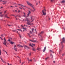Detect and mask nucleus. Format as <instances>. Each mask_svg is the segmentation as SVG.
Returning a JSON list of instances; mask_svg holds the SVG:
<instances>
[{
    "mask_svg": "<svg viewBox=\"0 0 65 65\" xmlns=\"http://www.w3.org/2000/svg\"><path fill=\"white\" fill-rule=\"evenodd\" d=\"M18 5H21V6L23 7V8H24V7H25V6L23 5H21L20 4H18Z\"/></svg>",
    "mask_w": 65,
    "mask_h": 65,
    "instance_id": "2eb2a0df",
    "label": "nucleus"
},
{
    "mask_svg": "<svg viewBox=\"0 0 65 65\" xmlns=\"http://www.w3.org/2000/svg\"><path fill=\"white\" fill-rule=\"evenodd\" d=\"M30 13H31V11H30L29 10L28 13L27 14V15L26 16V17H29V15H30Z\"/></svg>",
    "mask_w": 65,
    "mask_h": 65,
    "instance_id": "20e7f679",
    "label": "nucleus"
},
{
    "mask_svg": "<svg viewBox=\"0 0 65 65\" xmlns=\"http://www.w3.org/2000/svg\"><path fill=\"white\" fill-rule=\"evenodd\" d=\"M21 26L22 27H23V29H24V30H26V28L24 27V26L22 25H21Z\"/></svg>",
    "mask_w": 65,
    "mask_h": 65,
    "instance_id": "dca6fc26",
    "label": "nucleus"
},
{
    "mask_svg": "<svg viewBox=\"0 0 65 65\" xmlns=\"http://www.w3.org/2000/svg\"><path fill=\"white\" fill-rule=\"evenodd\" d=\"M37 50H38V51H40L41 49L40 48L38 47L37 48Z\"/></svg>",
    "mask_w": 65,
    "mask_h": 65,
    "instance_id": "412c9836",
    "label": "nucleus"
},
{
    "mask_svg": "<svg viewBox=\"0 0 65 65\" xmlns=\"http://www.w3.org/2000/svg\"><path fill=\"white\" fill-rule=\"evenodd\" d=\"M30 41H31V42H37V41H36V40H29Z\"/></svg>",
    "mask_w": 65,
    "mask_h": 65,
    "instance_id": "6e6552de",
    "label": "nucleus"
},
{
    "mask_svg": "<svg viewBox=\"0 0 65 65\" xmlns=\"http://www.w3.org/2000/svg\"><path fill=\"white\" fill-rule=\"evenodd\" d=\"M3 8V7H1V8Z\"/></svg>",
    "mask_w": 65,
    "mask_h": 65,
    "instance_id": "680f3d73",
    "label": "nucleus"
},
{
    "mask_svg": "<svg viewBox=\"0 0 65 65\" xmlns=\"http://www.w3.org/2000/svg\"><path fill=\"white\" fill-rule=\"evenodd\" d=\"M48 58V57H47L46 58H45V60H47Z\"/></svg>",
    "mask_w": 65,
    "mask_h": 65,
    "instance_id": "c756f323",
    "label": "nucleus"
},
{
    "mask_svg": "<svg viewBox=\"0 0 65 65\" xmlns=\"http://www.w3.org/2000/svg\"><path fill=\"white\" fill-rule=\"evenodd\" d=\"M6 53L7 54V55H8L7 54V52H6Z\"/></svg>",
    "mask_w": 65,
    "mask_h": 65,
    "instance_id": "338daca9",
    "label": "nucleus"
},
{
    "mask_svg": "<svg viewBox=\"0 0 65 65\" xmlns=\"http://www.w3.org/2000/svg\"><path fill=\"white\" fill-rule=\"evenodd\" d=\"M32 51H36V50H35V49L34 48H32Z\"/></svg>",
    "mask_w": 65,
    "mask_h": 65,
    "instance_id": "b1692460",
    "label": "nucleus"
},
{
    "mask_svg": "<svg viewBox=\"0 0 65 65\" xmlns=\"http://www.w3.org/2000/svg\"><path fill=\"white\" fill-rule=\"evenodd\" d=\"M53 62H54V63H55V61H53Z\"/></svg>",
    "mask_w": 65,
    "mask_h": 65,
    "instance_id": "052dcab7",
    "label": "nucleus"
},
{
    "mask_svg": "<svg viewBox=\"0 0 65 65\" xmlns=\"http://www.w3.org/2000/svg\"><path fill=\"white\" fill-rule=\"evenodd\" d=\"M20 12H21V11L20 10H18V12L19 13Z\"/></svg>",
    "mask_w": 65,
    "mask_h": 65,
    "instance_id": "7c9ffc66",
    "label": "nucleus"
},
{
    "mask_svg": "<svg viewBox=\"0 0 65 65\" xmlns=\"http://www.w3.org/2000/svg\"><path fill=\"white\" fill-rule=\"evenodd\" d=\"M8 25V26H11V25Z\"/></svg>",
    "mask_w": 65,
    "mask_h": 65,
    "instance_id": "49530a36",
    "label": "nucleus"
},
{
    "mask_svg": "<svg viewBox=\"0 0 65 65\" xmlns=\"http://www.w3.org/2000/svg\"><path fill=\"white\" fill-rule=\"evenodd\" d=\"M0 38L2 39V40H3V39H2V38L1 37H0Z\"/></svg>",
    "mask_w": 65,
    "mask_h": 65,
    "instance_id": "09e8293b",
    "label": "nucleus"
},
{
    "mask_svg": "<svg viewBox=\"0 0 65 65\" xmlns=\"http://www.w3.org/2000/svg\"><path fill=\"white\" fill-rule=\"evenodd\" d=\"M15 11H16V12H17V10H15Z\"/></svg>",
    "mask_w": 65,
    "mask_h": 65,
    "instance_id": "774afa93",
    "label": "nucleus"
},
{
    "mask_svg": "<svg viewBox=\"0 0 65 65\" xmlns=\"http://www.w3.org/2000/svg\"><path fill=\"white\" fill-rule=\"evenodd\" d=\"M33 30H34V28H32V32H33Z\"/></svg>",
    "mask_w": 65,
    "mask_h": 65,
    "instance_id": "f704fd0d",
    "label": "nucleus"
},
{
    "mask_svg": "<svg viewBox=\"0 0 65 65\" xmlns=\"http://www.w3.org/2000/svg\"><path fill=\"white\" fill-rule=\"evenodd\" d=\"M11 7H13V6H10Z\"/></svg>",
    "mask_w": 65,
    "mask_h": 65,
    "instance_id": "bf43d9fd",
    "label": "nucleus"
},
{
    "mask_svg": "<svg viewBox=\"0 0 65 65\" xmlns=\"http://www.w3.org/2000/svg\"><path fill=\"white\" fill-rule=\"evenodd\" d=\"M10 43H11V44H13V43H14V42H13L12 41H10Z\"/></svg>",
    "mask_w": 65,
    "mask_h": 65,
    "instance_id": "6ab92c4d",
    "label": "nucleus"
},
{
    "mask_svg": "<svg viewBox=\"0 0 65 65\" xmlns=\"http://www.w3.org/2000/svg\"><path fill=\"white\" fill-rule=\"evenodd\" d=\"M15 18L16 19V20H18V19H17V18L15 17Z\"/></svg>",
    "mask_w": 65,
    "mask_h": 65,
    "instance_id": "de8ad7c7",
    "label": "nucleus"
},
{
    "mask_svg": "<svg viewBox=\"0 0 65 65\" xmlns=\"http://www.w3.org/2000/svg\"><path fill=\"white\" fill-rule=\"evenodd\" d=\"M10 39H12V38H10V39H9L8 40V41H11Z\"/></svg>",
    "mask_w": 65,
    "mask_h": 65,
    "instance_id": "bb28decb",
    "label": "nucleus"
},
{
    "mask_svg": "<svg viewBox=\"0 0 65 65\" xmlns=\"http://www.w3.org/2000/svg\"><path fill=\"white\" fill-rule=\"evenodd\" d=\"M6 11H4V13H6Z\"/></svg>",
    "mask_w": 65,
    "mask_h": 65,
    "instance_id": "58836bf2",
    "label": "nucleus"
},
{
    "mask_svg": "<svg viewBox=\"0 0 65 65\" xmlns=\"http://www.w3.org/2000/svg\"><path fill=\"white\" fill-rule=\"evenodd\" d=\"M32 44V45H34V46H35V44Z\"/></svg>",
    "mask_w": 65,
    "mask_h": 65,
    "instance_id": "a19ab883",
    "label": "nucleus"
},
{
    "mask_svg": "<svg viewBox=\"0 0 65 65\" xmlns=\"http://www.w3.org/2000/svg\"><path fill=\"white\" fill-rule=\"evenodd\" d=\"M19 8H20V9H22V8L20 7H19Z\"/></svg>",
    "mask_w": 65,
    "mask_h": 65,
    "instance_id": "3c124183",
    "label": "nucleus"
},
{
    "mask_svg": "<svg viewBox=\"0 0 65 65\" xmlns=\"http://www.w3.org/2000/svg\"><path fill=\"white\" fill-rule=\"evenodd\" d=\"M2 12H0V14H1V13H2Z\"/></svg>",
    "mask_w": 65,
    "mask_h": 65,
    "instance_id": "0e129e2a",
    "label": "nucleus"
},
{
    "mask_svg": "<svg viewBox=\"0 0 65 65\" xmlns=\"http://www.w3.org/2000/svg\"><path fill=\"white\" fill-rule=\"evenodd\" d=\"M7 14H6L5 15V18H6V17H7Z\"/></svg>",
    "mask_w": 65,
    "mask_h": 65,
    "instance_id": "72a5a7b5",
    "label": "nucleus"
},
{
    "mask_svg": "<svg viewBox=\"0 0 65 65\" xmlns=\"http://www.w3.org/2000/svg\"><path fill=\"white\" fill-rule=\"evenodd\" d=\"M15 47H16V46L15 45H14V50L15 51L17 52V48H15Z\"/></svg>",
    "mask_w": 65,
    "mask_h": 65,
    "instance_id": "9d476101",
    "label": "nucleus"
},
{
    "mask_svg": "<svg viewBox=\"0 0 65 65\" xmlns=\"http://www.w3.org/2000/svg\"><path fill=\"white\" fill-rule=\"evenodd\" d=\"M17 33H18V34L19 35V36L20 37V38H21V35H20V34H19V32H18V31H17Z\"/></svg>",
    "mask_w": 65,
    "mask_h": 65,
    "instance_id": "a878e982",
    "label": "nucleus"
},
{
    "mask_svg": "<svg viewBox=\"0 0 65 65\" xmlns=\"http://www.w3.org/2000/svg\"><path fill=\"white\" fill-rule=\"evenodd\" d=\"M51 56H52V58H53V55H52V54H51Z\"/></svg>",
    "mask_w": 65,
    "mask_h": 65,
    "instance_id": "473e14b6",
    "label": "nucleus"
},
{
    "mask_svg": "<svg viewBox=\"0 0 65 65\" xmlns=\"http://www.w3.org/2000/svg\"><path fill=\"white\" fill-rule=\"evenodd\" d=\"M24 63H25L24 62H23V63H22V65H23V64H24Z\"/></svg>",
    "mask_w": 65,
    "mask_h": 65,
    "instance_id": "5fc2aeb1",
    "label": "nucleus"
},
{
    "mask_svg": "<svg viewBox=\"0 0 65 65\" xmlns=\"http://www.w3.org/2000/svg\"><path fill=\"white\" fill-rule=\"evenodd\" d=\"M31 20L32 21H33L34 20V18L33 16H31Z\"/></svg>",
    "mask_w": 65,
    "mask_h": 65,
    "instance_id": "9b49d317",
    "label": "nucleus"
},
{
    "mask_svg": "<svg viewBox=\"0 0 65 65\" xmlns=\"http://www.w3.org/2000/svg\"><path fill=\"white\" fill-rule=\"evenodd\" d=\"M26 19H25V21H27V24L28 25H33V23L32 24L30 23V19H28L27 18H25Z\"/></svg>",
    "mask_w": 65,
    "mask_h": 65,
    "instance_id": "f257e3e1",
    "label": "nucleus"
},
{
    "mask_svg": "<svg viewBox=\"0 0 65 65\" xmlns=\"http://www.w3.org/2000/svg\"><path fill=\"white\" fill-rule=\"evenodd\" d=\"M29 56H31V53H30L29 54Z\"/></svg>",
    "mask_w": 65,
    "mask_h": 65,
    "instance_id": "6e6d98bb",
    "label": "nucleus"
},
{
    "mask_svg": "<svg viewBox=\"0 0 65 65\" xmlns=\"http://www.w3.org/2000/svg\"><path fill=\"white\" fill-rule=\"evenodd\" d=\"M1 50L0 49V55H1Z\"/></svg>",
    "mask_w": 65,
    "mask_h": 65,
    "instance_id": "e433bc0d",
    "label": "nucleus"
},
{
    "mask_svg": "<svg viewBox=\"0 0 65 65\" xmlns=\"http://www.w3.org/2000/svg\"><path fill=\"white\" fill-rule=\"evenodd\" d=\"M32 34V32L31 31H30L29 33L27 34H28V36L30 37H31V36H30V34Z\"/></svg>",
    "mask_w": 65,
    "mask_h": 65,
    "instance_id": "39448f33",
    "label": "nucleus"
},
{
    "mask_svg": "<svg viewBox=\"0 0 65 65\" xmlns=\"http://www.w3.org/2000/svg\"><path fill=\"white\" fill-rule=\"evenodd\" d=\"M42 12L43 14V15H46V12H44V11L43 10H42Z\"/></svg>",
    "mask_w": 65,
    "mask_h": 65,
    "instance_id": "1a4fd4ad",
    "label": "nucleus"
},
{
    "mask_svg": "<svg viewBox=\"0 0 65 65\" xmlns=\"http://www.w3.org/2000/svg\"><path fill=\"white\" fill-rule=\"evenodd\" d=\"M38 5V3H36V5Z\"/></svg>",
    "mask_w": 65,
    "mask_h": 65,
    "instance_id": "603ef678",
    "label": "nucleus"
},
{
    "mask_svg": "<svg viewBox=\"0 0 65 65\" xmlns=\"http://www.w3.org/2000/svg\"><path fill=\"white\" fill-rule=\"evenodd\" d=\"M62 41L61 42L62 44L63 43V42H64L65 41V38L64 37L63 38H62Z\"/></svg>",
    "mask_w": 65,
    "mask_h": 65,
    "instance_id": "423d86ee",
    "label": "nucleus"
},
{
    "mask_svg": "<svg viewBox=\"0 0 65 65\" xmlns=\"http://www.w3.org/2000/svg\"><path fill=\"white\" fill-rule=\"evenodd\" d=\"M17 46L18 47H23V46L20 45H17Z\"/></svg>",
    "mask_w": 65,
    "mask_h": 65,
    "instance_id": "ddd939ff",
    "label": "nucleus"
},
{
    "mask_svg": "<svg viewBox=\"0 0 65 65\" xmlns=\"http://www.w3.org/2000/svg\"><path fill=\"white\" fill-rule=\"evenodd\" d=\"M0 15L1 16V17H3V15Z\"/></svg>",
    "mask_w": 65,
    "mask_h": 65,
    "instance_id": "4c0bfd02",
    "label": "nucleus"
},
{
    "mask_svg": "<svg viewBox=\"0 0 65 65\" xmlns=\"http://www.w3.org/2000/svg\"><path fill=\"white\" fill-rule=\"evenodd\" d=\"M24 26H26V27H27V26H28L27 25H24Z\"/></svg>",
    "mask_w": 65,
    "mask_h": 65,
    "instance_id": "4d7b16f0",
    "label": "nucleus"
},
{
    "mask_svg": "<svg viewBox=\"0 0 65 65\" xmlns=\"http://www.w3.org/2000/svg\"><path fill=\"white\" fill-rule=\"evenodd\" d=\"M50 51L51 52H52V53H54V51H52V50H50Z\"/></svg>",
    "mask_w": 65,
    "mask_h": 65,
    "instance_id": "2f4dec72",
    "label": "nucleus"
},
{
    "mask_svg": "<svg viewBox=\"0 0 65 65\" xmlns=\"http://www.w3.org/2000/svg\"><path fill=\"white\" fill-rule=\"evenodd\" d=\"M54 0H51V1L52 2Z\"/></svg>",
    "mask_w": 65,
    "mask_h": 65,
    "instance_id": "69168bd1",
    "label": "nucleus"
},
{
    "mask_svg": "<svg viewBox=\"0 0 65 65\" xmlns=\"http://www.w3.org/2000/svg\"><path fill=\"white\" fill-rule=\"evenodd\" d=\"M18 30H19V31H22L21 30H20L19 29H18Z\"/></svg>",
    "mask_w": 65,
    "mask_h": 65,
    "instance_id": "c9c22d12",
    "label": "nucleus"
},
{
    "mask_svg": "<svg viewBox=\"0 0 65 65\" xmlns=\"http://www.w3.org/2000/svg\"><path fill=\"white\" fill-rule=\"evenodd\" d=\"M8 65H11V64H10V65H9V63H8Z\"/></svg>",
    "mask_w": 65,
    "mask_h": 65,
    "instance_id": "864d4df0",
    "label": "nucleus"
},
{
    "mask_svg": "<svg viewBox=\"0 0 65 65\" xmlns=\"http://www.w3.org/2000/svg\"><path fill=\"white\" fill-rule=\"evenodd\" d=\"M35 33H36V29H35Z\"/></svg>",
    "mask_w": 65,
    "mask_h": 65,
    "instance_id": "79ce46f5",
    "label": "nucleus"
},
{
    "mask_svg": "<svg viewBox=\"0 0 65 65\" xmlns=\"http://www.w3.org/2000/svg\"><path fill=\"white\" fill-rule=\"evenodd\" d=\"M1 36H2V37H3V35H1Z\"/></svg>",
    "mask_w": 65,
    "mask_h": 65,
    "instance_id": "ea45409f",
    "label": "nucleus"
},
{
    "mask_svg": "<svg viewBox=\"0 0 65 65\" xmlns=\"http://www.w3.org/2000/svg\"><path fill=\"white\" fill-rule=\"evenodd\" d=\"M11 15H13V16H14V15L13 14H11Z\"/></svg>",
    "mask_w": 65,
    "mask_h": 65,
    "instance_id": "c03bdc74",
    "label": "nucleus"
},
{
    "mask_svg": "<svg viewBox=\"0 0 65 65\" xmlns=\"http://www.w3.org/2000/svg\"><path fill=\"white\" fill-rule=\"evenodd\" d=\"M18 16L20 18H21V16H20V15L19 16Z\"/></svg>",
    "mask_w": 65,
    "mask_h": 65,
    "instance_id": "8fccbe9b",
    "label": "nucleus"
},
{
    "mask_svg": "<svg viewBox=\"0 0 65 65\" xmlns=\"http://www.w3.org/2000/svg\"><path fill=\"white\" fill-rule=\"evenodd\" d=\"M24 48L25 49H26L27 48H29V47L28 46H27L26 45H25Z\"/></svg>",
    "mask_w": 65,
    "mask_h": 65,
    "instance_id": "4468645a",
    "label": "nucleus"
},
{
    "mask_svg": "<svg viewBox=\"0 0 65 65\" xmlns=\"http://www.w3.org/2000/svg\"><path fill=\"white\" fill-rule=\"evenodd\" d=\"M42 33H43V31H41L40 34H39V36H40L41 37H42L41 35L42 34Z\"/></svg>",
    "mask_w": 65,
    "mask_h": 65,
    "instance_id": "0eeeda50",
    "label": "nucleus"
},
{
    "mask_svg": "<svg viewBox=\"0 0 65 65\" xmlns=\"http://www.w3.org/2000/svg\"><path fill=\"white\" fill-rule=\"evenodd\" d=\"M62 44V48H63V47H64V46H63V44H62H62Z\"/></svg>",
    "mask_w": 65,
    "mask_h": 65,
    "instance_id": "c85d7f7f",
    "label": "nucleus"
},
{
    "mask_svg": "<svg viewBox=\"0 0 65 65\" xmlns=\"http://www.w3.org/2000/svg\"><path fill=\"white\" fill-rule=\"evenodd\" d=\"M6 18H9V17H7H7H6Z\"/></svg>",
    "mask_w": 65,
    "mask_h": 65,
    "instance_id": "a18cd8bd",
    "label": "nucleus"
},
{
    "mask_svg": "<svg viewBox=\"0 0 65 65\" xmlns=\"http://www.w3.org/2000/svg\"><path fill=\"white\" fill-rule=\"evenodd\" d=\"M46 10L45 9H44V10H43V11H46Z\"/></svg>",
    "mask_w": 65,
    "mask_h": 65,
    "instance_id": "13d9d810",
    "label": "nucleus"
},
{
    "mask_svg": "<svg viewBox=\"0 0 65 65\" xmlns=\"http://www.w3.org/2000/svg\"><path fill=\"white\" fill-rule=\"evenodd\" d=\"M27 60H28L29 61V62H32V60L31 59V60H29V58H27Z\"/></svg>",
    "mask_w": 65,
    "mask_h": 65,
    "instance_id": "a211bd4d",
    "label": "nucleus"
},
{
    "mask_svg": "<svg viewBox=\"0 0 65 65\" xmlns=\"http://www.w3.org/2000/svg\"><path fill=\"white\" fill-rule=\"evenodd\" d=\"M34 6V5H32V8H33V9H34V10L35 11V10H36L35 9V8H34V7H33Z\"/></svg>",
    "mask_w": 65,
    "mask_h": 65,
    "instance_id": "aec40b11",
    "label": "nucleus"
},
{
    "mask_svg": "<svg viewBox=\"0 0 65 65\" xmlns=\"http://www.w3.org/2000/svg\"><path fill=\"white\" fill-rule=\"evenodd\" d=\"M4 42L3 43L4 45H6V46H7V45H6V44L7 43V42L6 41V39L5 38H4Z\"/></svg>",
    "mask_w": 65,
    "mask_h": 65,
    "instance_id": "f03ea898",
    "label": "nucleus"
},
{
    "mask_svg": "<svg viewBox=\"0 0 65 65\" xmlns=\"http://www.w3.org/2000/svg\"><path fill=\"white\" fill-rule=\"evenodd\" d=\"M61 3H65V1L64 0H63L61 2Z\"/></svg>",
    "mask_w": 65,
    "mask_h": 65,
    "instance_id": "4be33fe9",
    "label": "nucleus"
},
{
    "mask_svg": "<svg viewBox=\"0 0 65 65\" xmlns=\"http://www.w3.org/2000/svg\"><path fill=\"white\" fill-rule=\"evenodd\" d=\"M3 4H6V2H4V1H3Z\"/></svg>",
    "mask_w": 65,
    "mask_h": 65,
    "instance_id": "5701e85b",
    "label": "nucleus"
},
{
    "mask_svg": "<svg viewBox=\"0 0 65 65\" xmlns=\"http://www.w3.org/2000/svg\"><path fill=\"white\" fill-rule=\"evenodd\" d=\"M2 1V0H0V2H1Z\"/></svg>",
    "mask_w": 65,
    "mask_h": 65,
    "instance_id": "e2e57ef3",
    "label": "nucleus"
},
{
    "mask_svg": "<svg viewBox=\"0 0 65 65\" xmlns=\"http://www.w3.org/2000/svg\"><path fill=\"white\" fill-rule=\"evenodd\" d=\"M1 60L3 62V63H5V62L4 61H3V59H2L1 58Z\"/></svg>",
    "mask_w": 65,
    "mask_h": 65,
    "instance_id": "393cba45",
    "label": "nucleus"
},
{
    "mask_svg": "<svg viewBox=\"0 0 65 65\" xmlns=\"http://www.w3.org/2000/svg\"><path fill=\"white\" fill-rule=\"evenodd\" d=\"M27 4L28 5H29L30 6H31V7L32 6V5H32V4H31L30 2L27 1Z\"/></svg>",
    "mask_w": 65,
    "mask_h": 65,
    "instance_id": "7ed1b4c3",
    "label": "nucleus"
},
{
    "mask_svg": "<svg viewBox=\"0 0 65 65\" xmlns=\"http://www.w3.org/2000/svg\"><path fill=\"white\" fill-rule=\"evenodd\" d=\"M23 14H24V15H23V17H27V16L26 15V13H25V12H23Z\"/></svg>",
    "mask_w": 65,
    "mask_h": 65,
    "instance_id": "f8f14e48",
    "label": "nucleus"
},
{
    "mask_svg": "<svg viewBox=\"0 0 65 65\" xmlns=\"http://www.w3.org/2000/svg\"><path fill=\"white\" fill-rule=\"evenodd\" d=\"M18 15H17V16H15L14 15V16L15 17V18H16V17H18Z\"/></svg>",
    "mask_w": 65,
    "mask_h": 65,
    "instance_id": "37998d69",
    "label": "nucleus"
},
{
    "mask_svg": "<svg viewBox=\"0 0 65 65\" xmlns=\"http://www.w3.org/2000/svg\"><path fill=\"white\" fill-rule=\"evenodd\" d=\"M46 47H44V49L43 50V52H45V50H46Z\"/></svg>",
    "mask_w": 65,
    "mask_h": 65,
    "instance_id": "f3484780",
    "label": "nucleus"
},
{
    "mask_svg": "<svg viewBox=\"0 0 65 65\" xmlns=\"http://www.w3.org/2000/svg\"><path fill=\"white\" fill-rule=\"evenodd\" d=\"M29 45L30 46H31V47H33V46H32V45H31V43H30L29 44Z\"/></svg>",
    "mask_w": 65,
    "mask_h": 65,
    "instance_id": "cd10ccee",
    "label": "nucleus"
}]
</instances>
